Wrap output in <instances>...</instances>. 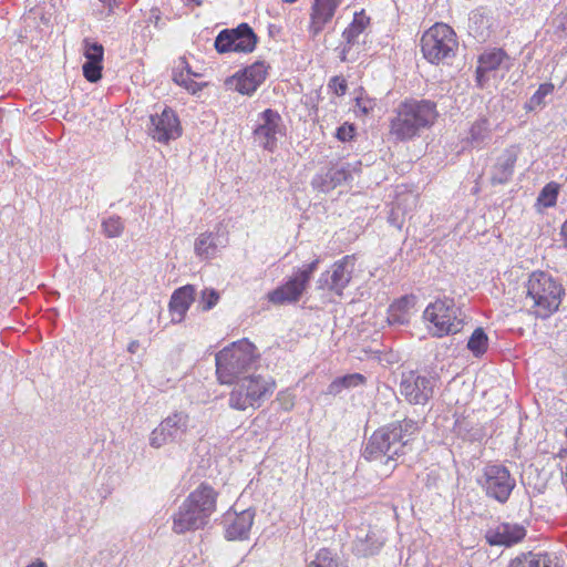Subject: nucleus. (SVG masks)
<instances>
[{
	"mask_svg": "<svg viewBox=\"0 0 567 567\" xmlns=\"http://www.w3.org/2000/svg\"><path fill=\"white\" fill-rule=\"evenodd\" d=\"M102 62L85 61L82 66L84 78L91 83H95L102 78Z\"/></svg>",
	"mask_w": 567,
	"mask_h": 567,
	"instance_id": "39",
	"label": "nucleus"
},
{
	"mask_svg": "<svg viewBox=\"0 0 567 567\" xmlns=\"http://www.w3.org/2000/svg\"><path fill=\"white\" fill-rule=\"evenodd\" d=\"M439 117L436 103L425 99H406L390 117L389 133L398 142L410 141L432 127Z\"/></svg>",
	"mask_w": 567,
	"mask_h": 567,
	"instance_id": "1",
	"label": "nucleus"
},
{
	"mask_svg": "<svg viewBox=\"0 0 567 567\" xmlns=\"http://www.w3.org/2000/svg\"><path fill=\"white\" fill-rule=\"evenodd\" d=\"M25 567H48L47 564L41 559H35L34 561L30 563Z\"/></svg>",
	"mask_w": 567,
	"mask_h": 567,
	"instance_id": "46",
	"label": "nucleus"
},
{
	"mask_svg": "<svg viewBox=\"0 0 567 567\" xmlns=\"http://www.w3.org/2000/svg\"><path fill=\"white\" fill-rule=\"evenodd\" d=\"M286 135L282 116L274 109H266L257 114L252 126L255 144L267 152H275L278 141Z\"/></svg>",
	"mask_w": 567,
	"mask_h": 567,
	"instance_id": "8",
	"label": "nucleus"
},
{
	"mask_svg": "<svg viewBox=\"0 0 567 567\" xmlns=\"http://www.w3.org/2000/svg\"><path fill=\"white\" fill-rule=\"evenodd\" d=\"M328 86L338 96H343L348 90L347 80L338 75L330 79Z\"/></svg>",
	"mask_w": 567,
	"mask_h": 567,
	"instance_id": "42",
	"label": "nucleus"
},
{
	"mask_svg": "<svg viewBox=\"0 0 567 567\" xmlns=\"http://www.w3.org/2000/svg\"><path fill=\"white\" fill-rule=\"evenodd\" d=\"M365 377L361 373H351L336 378L327 388V393L338 395L346 389H353L363 385Z\"/></svg>",
	"mask_w": 567,
	"mask_h": 567,
	"instance_id": "32",
	"label": "nucleus"
},
{
	"mask_svg": "<svg viewBox=\"0 0 567 567\" xmlns=\"http://www.w3.org/2000/svg\"><path fill=\"white\" fill-rule=\"evenodd\" d=\"M257 41L254 30L247 23H241L237 28L221 30L215 39V49L219 53H250Z\"/></svg>",
	"mask_w": 567,
	"mask_h": 567,
	"instance_id": "12",
	"label": "nucleus"
},
{
	"mask_svg": "<svg viewBox=\"0 0 567 567\" xmlns=\"http://www.w3.org/2000/svg\"><path fill=\"white\" fill-rule=\"evenodd\" d=\"M140 341L138 340H132L127 346V351L132 354L136 353L140 349Z\"/></svg>",
	"mask_w": 567,
	"mask_h": 567,
	"instance_id": "45",
	"label": "nucleus"
},
{
	"mask_svg": "<svg viewBox=\"0 0 567 567\" xmlns=\"http://www.w3.org/2000/svg\"><path fill=\"white\" fill-rule=\"evenodd\" d=\"M233 384L228 405L236 411H246L249 408L259 409L276 390V382L271 377L256 373L244 375Z\"/></svg>",
	"mask_w": 567,
	"mask_h": 567,
	"instance_id": "5",
	"label": "nucleus"
},
{
	"mask_svg": "<svg viewBox=\"0 0 567 567\" xmlns=\"http://www.w3.org/2000/svg\"><path fill=\"white\" fill-rule=\"evenodd\" d=\"M285 2H288V3H293L296 2L297 0H284Z\"/></svg>",
	"mask_w": 567,
	"mask_h": 567,
	"instance_id": "50",
	"label": "nucleus"
},
{
	"mask_svg": "<svg viewBox=\"0 0 567 567\" xmlns=\"http://www.w3.org/2000/svg\"><path fill=\"white\" fill-rule=\"evenodd\" d=\"M517 161V151L515 147L505 150L497 158L496 164L492 171V183L504 184L507 183L514 173V167Z\"/></svg>",
	"mask_w": 567,
	"mask_h": 567,
	"instance_id": "27",
	"label": "nucleus"
},
{
	"mask_svg": "<svg viewBox=\"0 0 567 567\" xmlns=\"http://www.w3.org/2000/svg\"><path fill=\"white\" fill-rule=\"evenodd\" d=\"M268 74V66L265 62L257 61L244 70L237 71L225 80L227 89L243 95H252L264 83Z\"/></svg>",
	"mask_w": 567,
	"mask_h": 567,
	"instance_id": "15",
	"label": "nucleus"
},
{
	"mask_svg": "<svg viewBox=\"0 0 567 567\" xmlns=\"http://www.w3.org/2000/svg\"><path fill=\"white\" fill-rule=\"evenodd\" d=\"M336 136L341 142L351 141L354 136V126L348 123L342 124L337 128Z\"/></svg>",
	"mask_w": 567,
	"mask_h": 567,
	"instance_id": "44",
	"label": "nucleus"
},
{
	"mask_svg": "<svg viewBox=\"0 0 567 567\" xmlns=\"http://www.w3.org/2000/svg\"><path fill=\"white\" fill-rule=\"evenodd\" d=\"M561 236L564 238V241L567 246V220L561 226Z\"/></svg>",
	"mask_w": 567,
	"mask_h": 567,
	"instance_id": "47",
	"label": "nucleus"
},
{
	"mask_svg": "<svg viewBox=\"0 0 567 567\" xmlns=\"http://www.w3.org/2000/svg\"><path fill=\"white\" fill-rule=\"evenodd\" d=\"M554 91V85L551 83L540 84L537 91L532 95L530 103L534 105L542 104L545 96L550 94Z\"/></svg>",
	"mask_w": 567,
	"mask_h": 567,
	"instance_id": "43",
	"label": "nucleus"
},
{
	"mask_svg": "<svg viewBox=\"0 0 567 567\" xmlns=\"http://www.w3.org/2000/svg\"><path fill=\"white\" fill-rule=\"evenodd\" d=\"M370 22V18L363 11L354 13L352 22L342 32L343 42L340 44L339 58L342 62L353 61L352 49L360 43V35Z\"/></svg>",
	"mask_w": 567,
	"mask_h": 567,
	"instance_id": "18",
	"label": "nucleus"
},
{
	"mask_svg": "<svg viewBox=\"0 0 567 567\" xmlns=\"http://www.w3.org/2000/svg\"><path fill=\"white\" fill-rule=\"evenodd\" d=\"M184 501L208 522L216 511L217 493L208 484L202 483Z\"/></svg>",
	"mask_w": 567,
	"mask_h": 567,
	"instance_id": "22",
	"label": "nucleus"
},
{
	"mask_svg": "<svg viewBox=\"0 0 567 567\" xmlns=\"http://www.w3.org/2000/svg\"><path fill=\"white\" fill-rule=\"evenodd\" d=\"M200 76L199 73H196L192 70L189 63L186 58H179L173 68V81L184 87L187 92L192 94H196L202 90V85L194 81V78Z\"/></svg>",
	"mask_w": 567,
	"mask_h": 567,
	"instance_id": "26",
	"label": "nucleus"
},
{
	"mask_svg": "<svg viewBox=\"0 0 567 567\" xmlns=\"http://www.w3.org/2000/svg\"><path fill=\"white\" fill-rule=\"evenodd\" d=\"M190 429V417L188 413L183 411H175L167 415L162 422L151 432L150 445L154 449L182 442Z\"/></svg>",
	"mask_w": 567,
	"mask_h": 567,
	"instance_id": "10",
	"label": "nucleus"
},
{
	"mask_svg": "<svg viewBox=\"0 0 567 567\" xmlns=\"http://www.w3.org/2000/svg\"><path fill=\"white\" fill-rule=\"evenodd\" d=\"M359 165L360 163H355L354 165L349 163L333 165L326 173L317 174L312 178L311 185L319 192L328 193L351 178L352 172L355 171Z\"/></svg>",
	"mask_w": 567,
	"mask_h": 567,
	"instance_id": "19",
	"label": "nucleus"
},
{
	"mask_svg": "<svg viewBox=\"0 0 567 567\" xmlns=\"http://www.w3.org/2000/svg\"><path fill=\"white\" fill-rule=\"evenodd\" d=\"M558 196V185L556 183H548L540 190L537 203L538 205L548 208L556 205Z\"/></svg>",
	"mask_w": 567,
	"mask_h": 567,
	"instance_id": "36",
	"label": "nucleus"
},
{
	"mask_svg": "<svg viewBox=\"0 0 567 567\" xmlns=\"http://www.w3.org/2000/svg\"><path fill=\"white\" fill-rule=\"evenodd\" d=\"M219 301V293L213 288H205L200 292L199 305L204 311L210 310Z\"/></svg>",
	"mask_w": 567,
	"mask_h": 567,
	"instance_id": "40",
	"label": "nucleus"
},
{
	"mask_svg": "<svg viewBox=\"0 0 567 567\" xmlns=\"http://www.w3.org/2000/svg\"><path fill=\"white\" fill-rule=\"evenodd\" d=\"M488 348V337L483 328H476L467 341V349L476 357H482Z\"/></svg>",
	"mask_w": 567,
	"mask_h": 567,
	"instance_id": "34",
	"label": "nucleus"
},
{
	"mask_svg": "<svg viewBox=\"0 0 567 567\" xmlns=\"http://www.w3.org/2000/svg\"><path fill=\"white\" fill-rule=\"evenodd\" d=\"M437 379L430 374L408 371L402 374L400 392L411 404H426L434 394Z\"/></svg>",
	"mask_w": 567,
	"mask_h": 567,
	"instance_id": "13",
	"label": "nucleus"
},
{
	"mask_svg": "<svg viewBox=\"0 0 567 567\" xmlns=\"http://www.w3.org/2000/svg\"><path fill=\"white\" fill-rule=\"evenodd\" d=\"M148 135L156 142L167 144L182 135L179 118L174 110L164 107L159 113L150 116Z\"/></svg>",
	"mask_w": 567,
	"mask_h": 567,
	"instance_id": "14",
	"label": "nucleus"
},
{
	"mask_svg": "<svg viewBox=\"0 0 567 567\" xmlns=\"http://www.w3.org/2000/svg\"><path fill=\"white\" fill-rule=\"evenodd\" d=\"M526 535L525 528L516 523H502L486 532V540L491 545L512 546Z\"/></svg>",
	"mask_w": 567,
	"mask_h": 567,
	"instance_id": "23",
	"label": "nucleus"
},
{
	"mask_svg": "<svg viewBox=\"0 0 567 567\" xmlns=\"http://www.w3.org/2000/svg\"><path fill=\"white\" fill-rule=\"evenodd\" d=\"M415 306L414 296H403L392 302L388 310V322L390 324H405L410 320L411 310Z\"/></svg>",
	"mask_w": 567,
	"mask_h": 567,
	"instance_id": "28",
	"label": "nucleus"
},
{
	"mask_svg": "<svg viewBox=\"0 0 567 567\" xmlns=\"http://www.w3.org/2000/svg\"><path fill=\"white\" fill-rule=\"evenodd\" d=\"M308 567H337V563L332 558L329 549H320L315 559L308 565Z\"/></svg>",
	"mask_w": 567,
	"mask_h": 567,
	"instance_id": "41",
	"label": "nucleus"
},
{
	"mask_svg": "<svg viewBox=\"0 0 567 567\" xmlns=\"http://www.w3.org/2000/svg\"><path fill=\"white\" fill-rule=\"evenodd\" d=\"M194 300L195 288L192 285L183 286L173 292L168 305L173 323H179L184 320Z\"/></svg>",
	"mask_w": 567,
	"mask_h": 567,
	"instance_id": "25",
	"label": "nucleus"
},
{
	"mask_svg": "<svg viewBox=\"0 0 567 567\" xmlns=\"http://www.w3.org/2000/svg\"><path fill=\"white\" fill-rule=\"evenodd\" d=\"M491 138L489 122L486 117L477 118L470 127L467 142L476 148H481Z\"/></svg>",
	"mask_w": 567,
	"mask_h": 567,
	"instance_id": "31",
	"label": "nucleus"
},
{
	"mask_svg": "<svg viewBox=\"0 0 567 567\" xmlns=\"http://www.w3.org/2000/svg\"><path fill=\"white\" fill-rule=\"evenodd\" d=\"M525 287L526 303L529 305L532 312L542 319L549 318L558 310L565 295L561 284L545 271L532 272Z\"/></svg>",
	"mask_w": 567,
	"mask_h": 567,
	"instance_id": "4",
	"label": "nucleus"
},
{
	"mask_svg": "<svg viewBox=\"0 0 567 567\" xmlns=\"http://www.w3.org/2000/svg\"><path fill=\"white\" fill-rule=\"evenodd\" d=\"M343 0H312L309 13L308 33L316 39L330 25Z\"/></svg>",
	"mask_w": 567,
	"mask_h": 567,
	"instance_id": "17",
	"label": "nucleus"
},
{
	"mask_svg": "<svg viewBox=\"0 0 567 567\" xmlns=\"http://www.w3.org/2000/svg\"><path fill=\"white\" fill-rule=\"evenodd\" d=\"M425 321L431 323L430 332L437 338L455 334L463 329L462 311L451 298L437 299L424 310Z\"/></svg>",
	"mask_w": 567,
	"mask_h": 567,
	"instance_id": "6",
	"label": "nucleus"
},
{
	"mask_svg": "<svg viewBox=\"0 0 567 567\" xmlns=\"http://www.w3.org/2000/svg\"><path fill=\"white\" fill-rule=\"evenodd\" d=\"M419 423L412 419L393 422L374 431L363 450L368 461L386 457L394 460L405 453V449L419 432Z\"/></svg>",
	"mask_w": 567,
	"mask_h": 567,
	"instance_id": "2",
	"label": "nucleus"
},
{
	"mask_svg": "<svg viewBox=\"0 0 567 567\" xmlns=\"http://www.w3.org/2000/svg\"><path fill=\"white\" fill-rule=\"evenodd\" d=\"M455 427L458 429V431H461V421L456 420L455 422Z\"/></svg>",
	"mask_w": 567,
	"mask_h": 567,
	"instance_id": "49",
	"label": "nucleus"
},
{
	"mask_svg": "<svg viewBox=\"0 0 567 567\" xmlns=\"http://www.w3.org/2000/svg\"><path fill=\"white\" fill-rule=\"evenodd\" d=\"M259 353L247 339L235 341L215 354L216 377L220 384L231 385L257 367Z\"/></svg>",
	"mask_w": 567,
	"mask_h": 567,
	"instance_id": "3",
	"label": "nucleus"
},
{
	"mask_svg": "<svg viewBox=\"0 0 567 567\" xmlns=\"http://www.w3.org/2000/svg\"><path fill=\"white\" fill-rule=\"evenodd\" d=\"M508 567H558L556 557L547 553H526L514 558Z\"/></svg>",
	"mask_w": 567,
	"mask_h": 567,
	"instance_id": "29",
	"label": "nucleus"
},
{
	"mask_svg": "<svg viewBox=\"0 0 567 567\" xmlns=\"http://www.w3.org/2000/svg\"><path fill=\"white\" fill-rule=\"evenodd\" d=\"M319 262L320 260L317 258L312 262L298 268L285 284L268 292V301L274 305L297 302L306 290Z\"/></svg>",
	"mask_w": 567,
	"mask_h": 567,
	"instance_id": "9",
	"label": "nucleus"
},
{
	"mask_svg": "<svg viewBox=\"0 0 567 567\" xmlns=\"http://www.w3.org/2000/svg\"><path fill=\"white\" fill-rule=\"evenodd\" d=\"M506 58V53L501 50H492L483 53L478 59L476 69V79L482 86L483 78L486 73L497 70Z\"/></svg>",
	"mask_w": 567,
	"mask_h": 567,
	"instance_id": "30",
	"label": "nucleus"
},
{
	"mask_svg": "<svg viewBox=\"0 0 567 567\" xmlns=\"http://www.w3.org/2000/svg\"><path fill=\"white\" fill-rule=\"evenodd\" d=\"M383 546V539L372 530H367L364 536L357 535L355 549L363 556L374 555Z\"/></svg>",
	"mask_w": 567,
	"mask_h": 567,
	"instance_id": "33",
	"label": "nucleus"
},
{
	"mask_svg": "<svg viewBox=\"0 0 567 567\" xmlns=\"http://www.w3.org/2000/svg\"><path fill=\"white\" fill-rule=\"evenodd\" d=\"M189 2H193L195 6H202L203 0H188Z\"/></svg>",
	"mask_w": 567,
	"mask_h": 567,
	"instance_id": "48",
	"label": "nucleus"
},
{
	"mask_svg": "<svg viewBox=\"0 0 567 567\" xmlns=\"http://www.w3.org/2000/svg\"><path fill=\"white\" fill-rule=\"evenodd\" d=\"M103 234L109 238H115L122 235L124 223L118 216H111L102 221Z\"/></svg>",
	"mask_w": 567,
	"mask_h": 567,
	"instance_id": "37",
	"label": "nucleus"
},
{
	"mask_svg": "<svg viewBox=\"0 0 567 567\" xmlns=\"http://www.w3.org/2000/svg\"><path fill=\"white\" fill-rule=\"evenodd\" d=\"M375 106V99L370 97L368 94H365V92L361 90L360 93L355 96L353 112L358 117H365L373 112Z\"/></svg>",
	"mask_w": 567,
	"mask_h": 567,
	"instance_id": "35",
	"label": "nucleus"
},
{
	"mask_svg": "<svg viewBox=\"0 0 567 567\" xmlns=\"http://www.w3.org/2000/svg\"><path fill=\"white\" fill-rule=\"evenodd\" d=\"M228 244V236L218 225L215 230L200 234L194 244V251L200 259H212Z\"/></svg>",
	"mask_w": 567,
	"mask_h": 567,
	"instance_id": "20",
	"label": "nucleus"
},
{
	"mask_svg": "<svg viewBox=\"0 0 567 567\" xmlns=\"http://www.w3.org/2000/svg\"><path fill=\"white\" fill-rule=\"evenodd\" d=\"M84 56L86 61L102 62L104 56L103 45L97 42H90L84 40Z\"/></svg>",
	"mask_w": 567,
	"mask_h": 567,
	"instance_id": "38",
	"label": "nucleus"
},
{
	"mask_svg": "<svg viewBox=\"0 0 567 567\" xmlns=\"http://www.w3.org/2000/svg\"><path fill=\"white\" fill-rule=\"evenodd\" d=\"M355 258L353 256H344L337 260L331 270L321 274L318 280V288L329 289L341 296L343 289L349 285L354 270Z\"/></svg>",
	"mask_w": 567,
	"mask_h": 567,
	"instance_id": "16",
	"label": "nucleus"
},
{
	"mask_svg": "<svg viewBox=\"0 0 567 567\" xmlns=\"http://www.w3.org/2000/svg\"><path fill=\"white\" fill-rule=\"evenodd\" d=\"M208 522L185 501L173 515L172 529L176 534H185L203 528Z\"/></svg>",
	"mask_w": 567,
	"mask_h": 567,
	"instance_id": "24",
	"label": "nucleus"
},
{
	"mask_svg": "<svg viewBox=\"0 0 567 567\" xmlns=\"http://www.w3.org/2000/svg\"><path fill=\"white\" fill-rule=\"evenodd\" d=\"M255 519L251 508L239 513H227L225 516V537L228 540H243L249 537Z\"/></svg>",
	"mask_w": 567,
	"mask_h": 567,
	"instance_id": "21",
	"label": "nucleus"
},
{
	"mask_svg": "<svg viewBox=\"0 0 567 567\" xmlns=\"http://www.w3.org/2000/svg\"><path fill=\"white\" fill-rule=\"evenodd\" d=\"M457 39L454 30L445 23H435L424 32L421 51L425 60L439 64L455 55Z\"/></svg>",
	"mask_w": 567,
	"mask_h": 567,
	"instance_id": "7",
	"label": "nucleus"
},
{
	"mask_svg": "<svg viewBox=\"0 0 567 567\" xmlns=\"http://www.w3.org/2000/svg\"><path fill=\"white\" fill-rule=\"evenodd\" d=\"M477 482L488 497L502 504L507 502L516 485L507 467L499 464L486 465Z\"/></svg>",
	"mask_w": 567,
	"mask_h": 567,
	"instance_id": "11",
	"label": "nucleus"
}]
</instances>
